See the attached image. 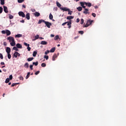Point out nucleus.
<instances>
[{
  "mask_svg": "<svg viewBox=\"0 0 126 126\" xmlns=\"http://www.w3.org/2000/svg\"><path fill=\"white\" fill-rule=\"evenodd\" d=\"M44 23L46 25V26L48 27V28H51V26H52V23L47 21H45Z\"/></svg>",
  "mask_w": 126,
  "mask_h": 126,
  "instance_id": "nucleus-1",
  "label": "nucleus"
},
{
  "mask_svg": "<svg viewBox=\"0 0 126 126\" xmlns=\"http://www.w3.org/2000/svg\"><path fill=\"white\" fill-rule=\"evenodd\" d=\"M18 14L19 16H22V17H25V14H24V12L22 11L19 12Z\"/></svg>",
  "mask_w": 126,
  "mask_h": 126,
  "instance_id": "nucleus-2",
  "label": "nucleus"
},
{
  "mask_svg": "<svg viewBox=\"0 0 126 126\" xmlns=\"http://www.w3.org/2000/svg\"><path fill=\"white\" fill-rule=\"evenodd\" d=\"M60 9H61V10H63V11H68V10H69V9L66 7H60Z\"/></svg>",
  "mask_w": 126,
  "mask_h": 126,
  "instance_id": "nucleus-3",
  "label": "nucleus"
},
{
  "mask_svg": "<svg viewBox=\"0 0 126 126\" xmlns=\"http://www.w3.org/2000/svg\"><path fill=\"white\" fill-rule=\"evenodd\" d=\"M7 40H8L9 42H12L14 40L13 37L9 36L7 37Z\"/></svg>",
  "mask_w": 126,
  "mask_h": 126,
  "instance_id": "nucleus-4",
  "label": "nucleus"
},
{
  "mask_svg": "<svg viewBox=\"0 0 126 126\" xmlns=\"http://www.w3.org/2000/svg\"><path fill=\"white\" fill-rule=\"evenodd\" d=\"M66 23L67 24V26H68V28L70 29V28H71V20L69 22H66Z\"/></svg>",
  "mask_w": 126,
  "mask_h": 126,
  "instance_id": "nucleus-5",
  "label": "nucleus"
},
{
  "mask_svg": "<svg viewBox=\"0 0 126 126\" xmlns=\"http://www.w3.org/2000/svg\"><path fill=\"white\" fill-rule=\"evenodd\" d=\"M13 56H14V57L15 58H17V57H20V54H19L17 52H15V53L14 54Z\"/></svg>",
  "mask_w": 126,
  "mask_h": 126,
  "instance_id": "nucleus-6",
  "label": "nucleus"
},
{
  "mask_svg": "<svg viewBox=\"0 0 126 126\" xmlns=\"http://www.w3.org/2000/svg\"><path fill=\"white\" fill-rule=\"evenodd\" d=\"M85 4L87 6H88L89 7H91L92 6V4L91 2H85Z\"/></svg>",
  "mask_w": 126,
  "mask_h": 126,
  "instance_id": "nucleus-7",
  "label": "nucleus"
},
{
  "mask_svg": "<svg viewBox=\"0 0 126 126\" xmlns=\"http://www.w3.org/2000/svg\"><path fill=\"white\" fill-rule=\"evenodd\" d=\"M11 51V50L10 49V48L6 47V52L7 54H10Z\"/></svg>",
  "mask_w": 126,
  "mask_h": 126,
  "instance_id": "nucleus-8",
  "label": "nucleus"
},
{
  "mask_svg": "<svg viewBox=\"0 0 126 126\" xmlns=\"http://www.w3.org/2000/svg\"><path fill=\"white\" fill-rule=\"evenodd\" d=\"M89 10L88 9L85 8V11L83 12V13H84V14H88V13H89Z\"/></svg>",
  "mask_w": 126,
  "mask_h": 126,
  "instance_id": "nucleus-9",
  "label": "nucleus"
},
{
  "mask_svg": "<svg viewBox=\"0 0 126 126\" xmlns=\"http://www.w3.org/2000/svg\"><path fill=\"white\" fill-rule=\"evenodd\" d=\"M16 47L18 49H22V45L20 43H17L16 44Z\"/></svg>",
  "mask_w": 126,
  "mask_h": 126,
  "instance_id": "nucleus-10",
  "label": "nucleus"
},
{
  "mask_svg": "<svg viewBox=\"0 0 126 126\" xmlns=\"http://www.w3.org/2000/svg\"><path fill=\"white\" fill-rule=\"evenodd\" d=\"M34 16H35V17H39V16H40V13L38 12H35L34 13Z\"/></svg>",
  "mask_w": 126,
  "mask_h": 126,
  "instance_id": "nucleus-11",
  "label": "nucleus"
},
{
  "mask_svg": "<svg viewBox=\"0 0 126 126\" xmlns=\"http://www.w3.org/2000/svg\"><path fill=\"white\" fill-rule=\"evenodd\" d=\"M3 8L4 12H5V13H7L8 12V11L7 10V7L3 6Z\"/></svg>",
  "mask_w": 126,
  "mask_h": 126,
  "instance_id": "nucleus-12",
  "label": "nucleus"
},
{
  "mask_svg": "<svg viewBox=\"0 0 126 126\" xmlns=\"http://www.w3.org/2000/svg\"><path fill=\"white\" fill-rule=\"evenodd\" d=\"M93 22V20H89L87 21V23H88L90 26L92 24Z\"/></svg>",
  "mask_w": 126,
  "mask_h": 126,
  "instance_id": "nucleus-13",
  "label": "nucleus"
},
{
  "mask_svg": "<svg viewBox=\"0 0 126 126\" xmlns=\"http://www.w3.org/2000/svg\"><path fill=\"white\" fill-rule=\"evenodd\" d=\"M6 34L7 36H9V35H10L11 34V32L8 30H6Z\"/></svg>",
  "mask_w": 126,
  "mask_h": 126,
  "instance_id": "nucleus-14",
  "label": "nucleus"
},
{
  "mask_svg": "<svg viewBox=\"0 0 126 126\" xmlns=\"http://www.w3.org/2000/svg\"><path fill=\"white\" fill-rule=\"evenodd\" d=\"M26 18H27V19H28V20H29L30 19V13H28L26 14Z\"/></svg>",
  "mask_w": 126,
  "mask_h": 126,
  "instance_id": "nucleus-15",
  "label": "nucleus"
},
{
  "mask_svg": "<svg viewBox=\"0 0 126 126\" xmlns=\"http://www.w3.org/2000/svg\"><path fill=\"white\" fill-rule=\"evenodd\" d=\"M46 21L43 19H41V20H39L38 22V24H41L43 22V23H45Z\"/></svg>",
  "mask_w": 126,
  "mask_h": 126,
  "instance_id": "nucleus-16",
  "label": "nucleus"
},
{
  "mask_svg": "<svg viewBox=\"0 0 126 126\" xmlns=\"http://www.w3.org/2000/svg\"><path fill=\"white\" fill-rule=\"evenodd\" d=\"M57 58H58L57 54H54L52 57V61H55Z\"/></svg>",
  "mask_w": 126,
  "mask_h": 126,
  "instance_id": "nucleus-17",
  "label": "nucleus"
},
{
  "mask_svg": "<svg viewBox=\"0 0 126 126\" xmlns=\"http://www.w3.org/2000/svg\"><path fill=\"white\" fill-rule=\"evenodd\" d=\"M21 37H22V34H18L15 36V38H21Z\"/></svg>",
  "mask_w": 126,
  "mask_h": 126,
  "instance_id": "nucleus-18",
  "label": "nucleus"
},
{
  "mask_svg": "<svg viewBox=\"0 0 126 126\" xmlns=\"http://www.w3.org/2000/svg\"><path fill=\"white\" fill-rule=\"evenodd\" d=\"M66 19H68V20H71V19H73V16H69L67 17Z\"/></svg>",
  "mask_w": 126,
  "mask_h": 126,
  "instance_id": "nucleus-19",
  "label": "nucleus"
},
{
  "mask_svg": "<svg viewBox=\"0 0 126 126\" xmlns=\"http://www.w3.org/2000/svg\"><path fill=\"white\" fill-rule=\"evenodd\" d=\"M55 51H56V48L55 47H53L50 50V53H54L55 52Z\"/></svg>",
  "mask_w": 126,
  "mask_h": 126,
  "instance_id": "nucleus-20",
  "label": "nucleus"
},
{
  "mask_svg": "<svg viewBox=\"0 0 126 126\" xmlns=\"http://www.w3.org/2000/svg\"><path fill=\"white\" fill-rule=\"evenodd\" d=\"M10 45L12 47H14V46L15 45V41H14V39L12 41V42H10Z\"/></svg>",
  "mask_w": 126,
  "mask_h": 126,
  "instance_id": "nucleus-21",
  "label": "nucleus"
},
{
  "mask_svg": "<svg viewBox=\"0 0 126 126\" xmlns=\"http://www.w3.org/2000/svg\"><path fill=\"white\" fill-rule=\"evenodd\" d=\"M47 44H48V42H47L46 41H42L41 42V45H47Z\"/></svg>",
  "mask_w": 126,
  "mask_h": 126,
  "instance_id": "nucleus-22",
  "label": "nucleus"
},
{
  "mask_svg": "<svg viewBox=\"0 0 126 126\" xmlns=\"http://www.w3.org/2000/svg\"><path fill=\"white\" fill-rule=\"evenodd\" d=\"M56 4L58 7H60V8H61V6H62V4H61V3H60L59 2H57Z\"/></svg>",
  "mask_w": 126,
  "mask_h": 126,
  "instance_id": "nucleus-23",
  "label": "nucleus"
},
{
  "mask_svg": "<svg viewBox=\"0 0 126 126\" xmlns=\"http://www.w3.org/2000/svg\"><path fill=\"white\" fill-rule=\"evenodd\" d=\"M34 60V58L32 57V58H29L27 59L28 62H31L32 61H33Z\"/></svg>",
  "mask_w": 126,
  "mask_h": 126,
  "instance_id": "nucleus-24",
  "label": "nucleus"
},
{
  "mask_svg": "<svg viewBox=\"0 0 126 126\" xmlns=\"http://www.w3.org/2000/svg\"><path fill=\"white\" fill-rule=\"evenodd\" d=\"M38 63H39L38 62H33L32 65H35V66H37V65H38Z\"/></svg>",
  "mask_w": 126,
  "mask_h": 126,
  "instance_id": "nucleus-25",
  "label": "nucleus"
},
{
  "mask_svg": "<svg viewBox=\"0 0 126 126\" xmlns=\"http://www.w3.org/2000/svg\"><path fill=\"white\" fill-rule=\"evenodd\" d=\"M53 15H52V13H50L49 14V19H50V20H53Z\"/></svg>",
  "mask_w": 126,
  "mask_h": 126,
  "instance_id": "nucleus-26",
  "label": "nucleus"
},
{
  "mask_svg": "<svg viewBox=\"0 0 126 126\" xmlns=\"http://www.w3.org/2000/svg\"><path fill=\"white\" fill-rule=\"evenodd\" d=\"M30 76V72H29L26 77V79H28L29 78V77Z\"/></svg>",
  "mask_w": 126,
  "mask_h": 126,
  "instance_id": "nucleus-27",
  "label": "nucleus"
},
{
  "mask_svg": "<svg viewBox=\"0 0 126 126\" xmlns=\"http://www.w3.org/2000/svg\"><path fill=\"white\" fill-rule=\"evenodd\" d=\"M77 9L78 10V11H81L82 10V7L81 6L77 7Z\"/></svg>",
  "mask_w": 126,
  "mask_h": 126,
  "instance_id": "nucleus-28",
  "label": "nucleus"
},
{
  "mask_svg": "<svg viewBox=\"0 0 126 126\" xmlns=\"http://www.w3.org/2000/svg\"><path fill=\"white\" fill-rule=\"evenodd\" d=\"M32 56L33 57H36V56H37V51H34Z\"/></svg>",
  "mask_w": 126,
  "mask_h": 126,
  "instance_id": "nucleus-29",
  "label": "nucleus"
},
{
  "mask_svg": "<svg viewBox=\"0 0 126 126\" xmlns=\"http://www.w3.org/2000/svg\"><path fill=\"white\" fill-rule=\"evenodd\" d=\"M7 57L9 60H10V59H11V55H10V53H7Z\"/></svg>",
  "mask_w": 126,
  "mask_h": 126,
  "instance_id": "nucleus-30",
  "label": "nucleus"
},
{
  "mask_svg": "<svg viewBox=\"0 0 126 126\" xmlns=\"http://www.w3.org/2000/svg\"><path fill=\"white\" fill-rule=\"evenodd\" d=\"M68 14H69L70 15H71L72 14V11H71L69 9V10H68Z\"/></svg>",
  "mask_w": 126,
  "mask_h": 126,
  "instance_id": "nucleus-31",
  "label": "nucleus"
},
{
  "mask_svg": "<svg viewBox=\"0 0 126 126\" xmlns=\"http://www.w3.org/2000/svg\"><path fill=\"white\" fill-rule=\"evenodd\" d=\"M0 0V4L3 5L4 4V0Z\"/></svg>",
  "mask_w": 126,
  "mask_h": 126,
  "instance_id": "nucleus-32",
  "label": "nucleus"
},
{
  "mask_svg": "<svg viewBox=\"0 0 126 126\" xmlns=\"http://www.w3.org/2000/svg\"><path fill=\"white\" fill-rule=\"evenodd\" d=\"M24 45H25L26 46V47H29L30 46V44H29L26 42H24Z\"/></svg>",
  "mask_w": 126,
  "mask_h": 126,
  "instance_id": "nucleus-33",
  "label": "nucleus"
},
{
  "mask_svg": "<svg viewBox=\"0 0 126 126\" xmlns=\"http://www.w3.org/2000/svg\"><path fill=\"white\" fill-rule=\"evenodd\" d=\"M59 38H60V36L59 35H56L55 36V37H54V40H58Z\"/></svg>",
  "mask_w": 126,
  "mask_h": 126,
  "instance_id": "nucleus-34",
  "label": "nucleus"
},
{
  "mask_svg": "<svg viewBox=\"0 0 126 126\" xmlns=\"http://www.w3.org/2000/svg\"><path fill=\"white\" fill-rule=\"evenodd\" d=\"M37 39H39V35L37 34L35 36V39H33V41H35V40H37Z\"/></svg>",
  "mask_w": 126,
  "mask_h": 126,
  "instance_id": "nucleus-35",
  "label": "nucleus"
},
{
  "mask_svg": "<svg viewBox=\"0 0 126 126\" xmlns=\"http://www.w3.org/2000/svg\"><path fill=\"white\" fill-rule=\"evenodd\" d=\"M13 50H14L15 51H18V48L17 47H14L12 48Z\"/></svg>",
  "mask_w": 126,
  "mask_h": 126,
  "instance_id": "nucleus-36",
  "label": "nucleus"
},
{
  "mask_svg": "<svg viewBox=\"0 0 126 126\" xmlns=\"http://www.w3.org/2000/svg\"><path fill=\"white\" fill-rule=\"evenodd\" d=\"M78 33L79 34H81V35H82L84 33V32H83V31H79Z\"/></svg>",
  "mask_w": 126,
  "mask_h": 126,
  "instance_id": "nucleus-37",
  "label": "nucleus"
},
{
  "mask_svg": "<svg viewBox=\"0 0 126 126\" xmlns=\"http://www.w3.org/2000/svg\"><path fill=\"white\" fill-rule=\"evenodd\" d=\"M9 19H13V16L12 15L9 14Z\"/></svg>",
  "mask_w": 126,
  "mask_h": 126,
  "instance_id": "nucleus-38",
  "label": "nucleus"
},
{
  "mask_svg": "<svg viewBox=\"0 0 126 126\" xmlns=\"http://www.w3.org/2000/svg\"><path fill=\"white\" fill-rule=\"evenodd\" d=\"M44 58V59H45L46 60V61H48V60H49V56H48L45 55Z\"/></svg>",
  "mask_w": 126,
  "mask_h": 126,
  "instance_id": "nucleus-39",
  "label": "nucleus"
},
{
  "mask_svg": "<svg viewBox=\"0 0 126 126\" xmlns=\"http://www.w3.org/2000/svg\"><path fill=\"white\" fill-rule=\"evenodd\" d=\"M5 82V83H8L9 82V78L6 79Z\"/></svg>",
  "mask_w": 126,
  "mask_h": 126,
  "instance_id": "nucleus-40",
  "label": "nucleus"
},
{
  "mask_svg": "<svg viewBox=\"0 0 126 126\" xmlns=\"http://www.w3.org/2000/svg\"><path fill=\"white\" fill-rule=\"evenodd\" d=\"M80 4H81V6H82V7L84 6V4H85V2H81Z\"/></svg>",
  "mask_w": 126,
  "mask_h": 126,
  "instance_id": "nucleus-41",
  "label": "nucleus"
},
{
  "mask_svg": "<svg viewBox=\"0 0 126 126\" xmlns=\"http://www.w3.org/2000/svg\"><path fill=\"white\" fill-rule=\"evenodd\" d=\"M17 84H18V83H13L12 85H11V87H13L14 86H15V85H17Z\"/></svg>",
  "mask_w": 126,
  "mask_h": 126,
  "instance_id": "nucleus-42",
  "label": "nucleus"
},
{
  "mask_svg": "<svg viewBox=\"0 0 126 126\" xmlns=\"http://www.w3.org/2000/svg\"><path fill=\"white\" fill-rule=\"evenodd\" d=\"M23 1H24V0H18V2H19V3H21L22 2H23Z\"/></svg>",
  "mask_w": 126,
  "mask_h": 126,
  "instance_id": "nucleus-43",
  "label": "nucleus"
},
{
  "mask_svg": "<svg viewBox=\"0 0 126 126\" xmlns=\"http://www.w3.org/2000/svg\"><path fill=\"white\" fill-rule=\"evenodd\" d=\"M41 66H42V67H45L46 66V64L45 63H42L41 64Z\"/></svg>",
  "mask_w": 126,
  "mask_h": 126,
  "instance_id": "nucleus-44",
  "label": "nucleus"
},
{
  "mask_svg": "<svg viewBox=\"0 0 126 126\" xmlns=\"http://www.w3.org/2000/svg\"><path fill=\"white\" fill-rule=\"evenodd\" d=\"M89 26H90V25L87 23L85 26H83V27L86 28V27H88Z\"/></svg>",
  "mask_w": 126,
  "mask_h": 126,
  "instance_id": "nucleus-45",
  "label": "nucleus"
},
{
  "mask_svg": "<svg viewBox=\"0 0 126 126\" xmlns=\"http://www.w3.org/2000/svg\"><path fill=\"white\" fill-rule=\"evenodd\" d=\"M84 23V20L83 19H81V24H83Z\"/></svg>",
  "mask_w": 126,
  "mask_h": 126,
  "instance_id": "nucleus-46",
  "label": "nucleus"
},
{
  "mask_svg": "<svg viewBox=\"0 0 126 126\" xmlns=\"http://www.w3.org/2000/svg\"><path fill=\"white\" fill-rule=\"evenodd\" d=\"M0 58L1 60H3V56H2V54L1 53H0Z\"/></svg>",
  "mask_w": 126,
  "mask_h": 126,
  "instance_id": "nucleus-47",
  "label": "nucleus"
},
{
  "mask_svg": "<svg viewBox=\"0 0 126 126\" xmlns=\"http://www.w3.org/2000/svg\"><path fill=\"white\" fill-rule=\"evenodd\" d=\"M49 53H50V51L47 50L45 52V54L48 55V54H49Z\"/></svg>",
  "mask_w": 126,
  "mask_h": 126,
  "instance_id": "nucleus-48",
  "label": "nucleus"
},
{
  "mask_svg": "<svg viewBox=\"0 0 126 126\" xmlns=\"http://www.w3.org/2000/svg\"><path fill=\"white\" fill-rule=\"evenodd\" d=\"M25 66H27V67H28V66H29V64L28 63H27L25 64Z\"/></svg>",
  "mask_w": 126,
  "mask_h": 126,
  "instance_id": "nucleus-49",
  "label": "nucleus"
},
{
  "mask_svg": "<svg viewBox=\"0 0 126 126\" xmlns=\"http://www.w3.org/2000/svg\"><path fill=\"white\" fill-rule=\"evenodd\" d=\"M6 31H1L2 34H6Z\"/></svg>",
  "mask_w": 126,
  "mask_h": 126,
  "instance_id": "nucleus-50",
  "label": "nucleus"
},
{
  "mask_svg": "<svg viewBox=\"0 0 126 126\" xmlns=\"http://www.w3.org/2000/svg\"><path fill=\"white\" fill-rule=\"evenodd\" d=\"M40 73V71H37L35 73V75H38V74Z\"/></svg>",
  "mask_w": 126,
  "mask_h": 126,
  "instance_id": "nucleus-51",
  "label": "nucleus"
},
{
  "mask_svg": "<svg viewBox=\"0 0 126 126\" xmlns=\"http://www.w3.org/2000/svg\"><path fill=\"white\" fill-rule=\"evenodd\" d=\"M2 10H3L2 7H0V14L2 12Z\"/></svg>",
  "mask_w": 126,
  "mask_h": 126,
  "instance_id": "nucleus-52",
  "label": "nucleus"
},
{
  "mask_svg": "<svg viewBox=\"0 0 126 126\" xmlns=\"http://www.w3.org/2000/svg\"><path fill=\"white\" fill-rule=\"evenodd\" d=\"M19 79L20 80H24L23 77H22V76H20Z\"/></svg>",
  "mask_w": 126,
  "mask_h": 126,
  "instance_id": "nucleus-53",
  "label": "nucleus"
},
{
  "mask_svg": "<svg viewBox=\"0 0 126 126\" xmlns=\"http://www.w3.org/2000/svg\"><path fill=\"white\" fill-rule=\"evenodd\" d=\"M92 16H93L94 17H96V14L93 13L92 14Z\"/></svg>",
  "mask_w": 126,
  "mask_h": 126,
  "instance_id": "nucleus-54",
  "label": "nucleus"
},
{
  "mask_svg": "<svg viewBox=\"0 0 126 126\" xmlns=\"http://www.w3.org/2000/svg\"><path fill=\"white\" fill-rule=\"evenodd\" d=\"M30 67L31 70H33V65H30Z\"/></svg>",
  "mask_w": 126,
  "mask_h": 126,
  "instance_id": "nucleus-55",
  "label": "nucleus"
},
{
  "mask_svg": "<svg viewBox=\"0 0 126 126\" xmlns=\"http://www.w3.org/2000/svg\"><path fill=\"white\" fill-rule=\"evenodd\" d=\"M27 49L29 51H31V47H29V46H28L27 47Z\"/></svg>",
  "mask_w": 126,
  "mask_h": 126,
  "instance_id": "nucleus-56",
  "label": "nucleus"
},
{
  "mask_svg": "<svg viewBox=\"0 0 126 126\" xmlns=\"http://www.w3.org/2000/svg\"><path fill=\"white\" fill-rule=\"evenodd\" d=\"M66 24H67V23H66V22H64V23H63V24H62V26H64V25H65Z\"/></svg>",
  "mask_w": 126,
  "mask_h": 126,
  "instance_id": "nucleus-57",
  "label": "nucleus"
},
{
  "mask_svg": "<svg viewBox=\"0 0 126 126\" xmlns=\"http://www.w3.org/2000/svg\"><path fill=\"white\" fill-rule=\"evenodd\" d=\"M9 77V79H10V80H11L12 79V75H10Z\"/></svg>",
  "mask_w": 126,
  "mask_h": 126,
  "instance_id": "nucleus-58",
  "label": "nucleus"
},
{
  "mask_svg": "<svg viewBox=\"0 0 126 126\" xmlns=\"http://www.w3.org/2000/svg\"><path fill=\"white\" fill-rule=\"evenodd\" d=\"M79 21H80V20L79 19V18H77L76 19V22L77 23H78V22H79Z\"/></svg>",
  "mask_w": 126,
  "mask_h": 126,
  "instance_id": "nucleus-59",
  "label": "nucleus"
},
{
  "mask_svg": "<svg viewBox=\"0 0 126 126\" xmlns=\"http://www.w3.org/2000/svg\"><path fill=\"white\" fill-rule=\"evenodd\" d=\"M3 45H4V46H7V44L6 43V42H3Z\"/></svg>",
  "mask_w": 126,
  "mask_h": 126,
  "instance_id": "nucleus-60",
  "label": "nucleus"
},
{
  "mask_svg": "<svg viewBox=\"0 0 126 126\" xmlns=\"http://www.w3.org/2000/svg\"><path fill=\"white\" fill-rule=\"evenodd\" d=\"M0 64L4 65V62H1Z\"/></svg>",
  "mask_w": 126,
  "mask_h": 126,
  "instance_id": "nucleus-61",
  "label": "nucleus"
},
{
  "mask_svg": "<svg viewBox=\"0 0 126 126\" xmlns=\"http://www.w3.org/2000/svg\"><path fill=\"white\" fill-rule=\"evenodd\" d=\"M50 36H51V37H55V35H54V34H51V35H50Z\"/></svg>",
  "mask_w": 126,
  "mask_h": 126,
  "instance_id": "nucleus-62",
  "label": "nucleus"
},
{
  "mask_svg": "<svg viewBox=\"0 0 126 126\" xmlns=\"http://www.w3.org/2000/svg\"><path fill=\"white\" fill-rule=\"evenodd\" d=\"M94 8H95V9H97V8H98V6L97 5L94 6Z\"/></svg>",
  "mask_w": 126,
  "mask_h": 126,
  "instance_id": "nucleus-63",
  "label": "nucleus"
},
{
  "mask_svg": "<svg viewBox=\"0 0 126 126\" xmlns=\"http://www.w3.org/2000/svg\"><path fill=\"white\" fill-rule=\"evenodd\" d=\"M23 7H24V8H26V6H25V5H23Z\"/></svg>",
  "mask_w": 126,
  "mask_h": 126,
  "instance_id": "nucleus-64",
  "label": "nucleus"
}]
</instances>
